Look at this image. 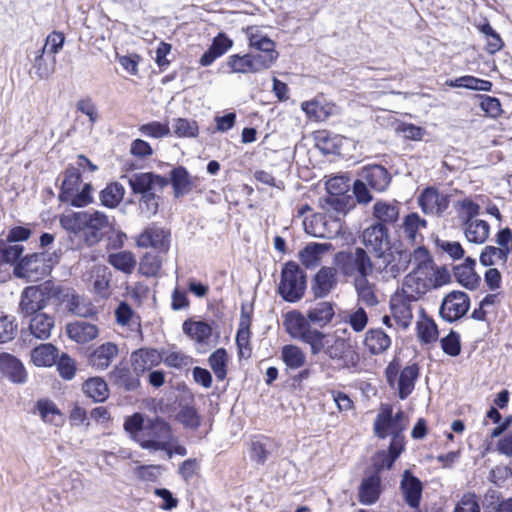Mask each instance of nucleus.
Listing matches in <instances>:
<instances>
[{"label":"nucleus","mask_w":512,"mask_h":512,"mask_svg":"<svg viewBox=\"0 0 512 512\" xmlns=\"http://www.w3.org/2000/svg\"><path fill=\"white\" fill-rule=\"evenodd\" d=\"M334 264L345 277L364 279L372 275L374 265L367 252L360 247L350 251H339L334 256Z\"/></svg>","instance_id":"nucleus-7"},{"label":"nucleus","mask_w":512,"mask_h":512,"mask_svg":"<svg viewBox=\"0 0 512 512\" xmlns=\"http://www.w3.org/2000/svg\"><path fill=\"white\" fill-rule=\"evenodd\" d=\"M384 374L390 387H394L397 383L398 397L405 400L415 389L420 376V367L417 363H412L401 369L400 361L394 358L386 366Z\"/></svg>","instance_id":"nucleus-9"},{"label":"nucleus","mask_w":512,"mask_h":512,"mask_svg":"<svg viewBox=\"0 0 512 512\" xmlns=\"http://www.w3.org/2000/svg\"><path fill=\"white\" fill-rule=\"evenodd\" d=\"M405 451V447L389 443L387 450H379L373 456L374 473L379 474L384 469H391L395 461Z\"/></svg>","instance_id":"nucleus-42"},{"label":"nucleus","mask_w":512,"mask_h":512,"mask_svg":"<svg viewBox=\"0 0 512 512\" xmlns=\"http://www.w3.org/2000/svg\"><path fill=\"white\" fill-rule=\"evenodd\" d=\"M68 337L79 344L93 341L99 335V328L96 324L86 321H74L66 326Z\"/></svg>","instance_id":"nucleus-37"},{"label":"nucleus","mask_w":512,"mask_h":512,"mask_svg":"<svg viewBox=\"0 0 512 512\" xmlns=\"http://www.w3.org/2000/svg\"><path fill=\"white\" fill-rule=\"evenodd\" d=\"M125 189L119 182H110L99 193L101 205L107 208H116L123 200Z\"/></svg>","instance_id":"nucleus-53"},{"label":"nucleus","mask_w":512,"mask_h":512,"mask_svg":"<svg viewBox=\"0 0 512 512\" xmlns=\"http://www.w3.org/2000/svg\"><path fill=\"white\" fill-rule=\"evenodd\" d=\"M140 374L127 365H117L109 373L111 382L125 391H134L140 387Z\"/></svg>","instance_id":"nucleus-35"},{"label":"nucleus","mask_w":512,"mask_h":512,"mask_svg":"<svg viewBox=\"0 0 512 512\" xmlns=\"http://www.w3.org/2000/svg\"><path fill=\"white\" fill-rule=\"evenodd\" d=\"M245 32L249 47L257 51L254 56L266 69L270 68L278 58L275 42L255 27L249 26Z\"/></svg>","instance_id":"nucleus-14"},{"label":"nucleus","mask_w":512,"mask_h":512,"mask_svg":"<svg viewBox=\"0 0 512 512\" xmlns=\"http://www.w3.org/2000/svg\"><path fill=\"white\" fill-rule=\"evenodd\" d=\"M0 371L14 383L26 381L27 373L22 362L12 354L0 353Z\"/></svg>","instance_id":"nucleus-38"},{"label":"nucleus","mask_w":512,"mask_h":512,"mask_svg":"<svg viewBox=\"0 0 512 512\" xmlns=\"http://www.w3.org/2000/svg\"><path fill=\"white\" fill-rule=\"evenodd\" d=\"M59 223L68 233L82 235L89 247L98 244L103 239L104 230L109 227L108 216L98 210L63 214Z\"/></svg>","instance_id":"nucleus-3"},{"label":"nucleus","mask_w":512,"mask_h":512,"mask_svg":"<svg viewBox=\"0 0 512 512\" xmlns=\"http://www.w3.org/2000/svg\"><path fill=\"white\" fill-rule=\"evenodd\" d=\"M469 308V295L463 291L453 290L443 298L439 314L443 320L452 323L461 319Z\"/></svg>","instance_id":"nucleus-17"},{"label":"nucleus","mask_w":512,"mask_h":512,"mask_svg":"<svg viewBox=\"0 0 512 512\" xmlns=\"http://www.w3.org/2000/svg\"><path fill=\"white\" fill-rule=\"evenodd\" d=\"M454 208L461 224L476 219L480 213V205L468 197L458 200L454 204Z\"/></svg>","instance_id":"nucleus-59"},{"label":"nucleus","mask_w":512,"mask_h":512,"mask_svg":"<svg viewBox=\"0 0 512 512\" xmlns=\"http://www.w3.org/2000/svg\"><path fill=\"white\" fill-rule=\"evenodd\" d=\"M353 282L359 301L367 307H374L379 303L374 285L368 281V278L355 279Z\"/></svg>","instance_id":"nucleus-57"},{"label":"nucleus","mask_w":512,"mask_h":512,"mask_svg":"<svg viewBox=\"0 0 512 512\" xmlns=\"http://www.w3.org/2000/svg\"><path fill=\"white\" fill-rule=\"evenodd\" d=\"M176 419L184 428L197 430L202 422V417L192 405L182 406L176 415Z\"/></svg>","instance_id":"nucleus-61"},{"label":"nucleus","mask_w":512,"mask_h":512,"mask_svg":"<svg viewBox=\"0 0 512 512\" xmlns=\"http://www.w3.org/2000/svg\"><path fill=\"white\" fill-rule=\"evenodd\" d=\"M304 230L316 238L332 239L342 228L340 220L327 213H314L303 220Z\"/></svg>","instance_id":"nucleus-15"},{"label":"nucleus","mask_w":512,"mask_h":512,"mask_svg":"<svg viewBox=\"0 0 512 512\" xmlns=\"http://www.w3.org/2000/svg\"><path fill=\"white\" fill-rule=\"evenodd\" d=\"M48 305L44 291V283L26 287L21 295L20 308L26 315L36 314Z\"/></svg>","instance_id":"nucleus-27"},{"label":"nucleus","mask_w":512,"mask_h":512,"mask_svg":"<svg viewBox=\"0 0 512 512\" xmlns=\"http://www.w3.org/2000/svg\"><path fill=\"white\" fill-rule=\"evenodd\" d=\"M128 183L132 193L140 194V202L145 204L148 211L155 214L158 210V201L154 189L166 187L168 179L153 172H140L131 175Z\"/></svg>","instance_id":"nucleus-8"},{"label":"nucleus","mask_w":512,"mask_h":512,"mask_svg":"<svg viewBox=\"0 0 512 512\" xmlns=\"http://www.w3.org/2000/svg\"><path fill=\"white\" fill-rule=\"evenodd\" d=\"M418 204L425 214L442 216L449 207L450 196L440 193L436 187L431 186L421 192Z\"/></svg>","instance_id":"nucleus-20"},{"label":"nucleus","mask_w":512,"mask_h":512,"mask_svg":"<svg viewBox=\"0 0 512 512\" xmlns=\"http://www.w3.org/2000/svg\"><path fill=\"white\" fill-rule=\"evenodd\" d=\"M167 253L146 252L140 259L139 271L146 277H155L162 269L163 258Z\"/></svg>","instance_id":"nucleus-49"},{"label":"nucleus","mask_w":512,"mask_h":512,"mask_svg":"<svg viewBox=\"0 0 512 512\" xmlns=\"http://www.w3.org/2000/svg\"><path fill=\"white\" fill-rule=\"evenodd\" d=\"M339 180V178H333L327 182L329 196L323 199L321 207L324 209L325 213L333 215V217H337L341 221L340 216H344L349 210V196L344 195L341 189L333 191L336 182Z\"/></svg>","instance_id":"nucleus-23"},{"label":"nucleus","mask_w":512,"mask_h":512,"mask_svg":"<svg viewBox=\"0 0 512 512\" xmlns=\"http://www.w3.org/2000/svg\"><path fill=\"white\" fill-rule=\"evenodd\" d=\"M408 423V417L403 410L399 409L394 413L392 404L381 403L373 422V432L379 439L390 437L391 444L406 447L405 431Z\"/></svg>","instance_id":"nucleus-4"},{"label":"nucleus","mask_w":512,"mask_h":512,"mask_svg":"<svg viewBox=\"0 0 512 512\" xmlns=\"http://www.w3.org/2000/svg\"><path fill=\"white\" fill-rule=\"evenodd\" d=\"M112 274L106 266H95L92 269L91 278L93 280L94 292L102 298L107 299L110 292V282Z\"/></svg>","instance_id":"nucleus-48"},{"label":"nucleus","mask_w":512,"mask_h":512,"mask_svg":"<svg viewBox=\"0 0 512 512\" xmlns=\"http://www.w3.org/2000/svg\"><path fill=\"white\" fill-rule=\"evenodd\" d=\"M477 28L486 38L485 50L489 54H495L504 47L503 39L499 33L493 29L489 22H485Z\"/></svg>","instance_id":"nucleus-60"},{"label":"nucleus","mask_w":512,"mask_h":512,"mask_svg":"<svg viewBox=\"0 0 512 512\" xmlns=\"http://www.w3.org/2000/svg\"><path fill=\"white\" fill-rule=\"evenodd\" d=\"M400 490L405 503L418 509L422 500L423 484L410 470H405L400 481Z\"/></svg>","instance_id":"nucleus-25"},{"label":"nucleus","mask_w":512,"mask_h":512,"mask_svg":"<svg viewBox=\"0 0 512 512\" xmlns=\"http://www.w3.org/2000/svg\"><path fill=\"white\" fill-rule=\"evenodd\" d=\"M54 327V318L46 313H36L30 320L31 334L41 340L48 339Z\"/></svg>","instance_id":"nucleus-46"},{"label":"nucleus","mask_w":512,"mask_h":512,"mask_svg":"<svg viewBox=\"0 0 512 512\" xmlns=\"http://www.w3.org/2000/svg\"><path fill=\"white\" fill-rule=\"evenodd\" d=\"M336 105L315 97L301 103V110L312 122H324L335 113Z\"/></svg>","instance_id":"nucleus-31"},{"label":"nucleus","mask_w":512,"mask_h":512,"mask_svg":"<svg viewBox=\"0 0 512 512\" xmlns=\"http://www.w3.org/2000/svg\"><path fill=\"white\" fill-rule=\"evenodd\" d=\"M228 362L229 356L225 348H218L210 354L208 363L218 381L226 379L228 373Z\"/></svg>","instance_id":"nucleus-55"},{"label":"nucleus","mask_w":512,"mask_h":512,"mask_svg":"<svg viewBox=\"0 0 512 512\" xmlns=\"http://www.w3.org/2000/svg\"><path fill=\"white\" fill-rule=\"evenodd\" d=\"M325 250L326 248L323 244H308L299 252V260L305 268L313 269L320 264L321 255Z\"/></svg>","instance_id":"nucleus-56"},{"label":"nucleus","mask_w":512,"mask_h":512,"mask_svg":"<svg viewBox=\"0 0 512 512\" xmlns=\"http://www.w3.org/2000/svg\"><path fill=\"white\" fill-rule=\"evenodd\" d=\"M418 300L405 293L402 287L390 297L391 315L399 327L406 329L410 326L413 319L412 303Z\"/></svg>","instance_id":"nucleus-19"},{"label":"nucleus","mask_w":512,"mask_h":512,"mask_svg":"<svg viewBox=\"0 0 512 512\" xmlns=\"http://www.w3.org/2000/svg\"><path fill=\"white\" fill-rule=\"evenodd\" d=\"M51 271V257L44 252L28 254L14 267V274L17 277L31 282L44 279Z\"/></svg>","instance_id":"nucleus-12"},{"label":"nucleus","mask_w":512,"mask_h":512,"mask_svg":"<svg viewBox=\"0 0 512 512\" xmlns=\"http://www.w3.org/2000/svg\"><path fill=\"white\" fill-rule=\"evenodd\" d=\"M59 357V350L51 343H43L31 351L32 362L38 367H51Z\"/></svg>","instance_id":"nucleus-44"},{"label":"nucleus","mask_w":512,"mask_h":512,"mask_svg":"<svg viewBox=\"0 0 512 512\" xmlns=\"http://www.w3.org/2000/svg\"><path fill=\"white\" fill-rule=\"evenodd\" d=\"M281 360L288 369L296 370L306 364V354L299 346L286 344L281 348Z\"/></svg>","instance_id":"nucleus-51"},{"label":"nucleus","mask_w":512,"mask_h":512,"mask_svg":"<svg viewBox=\"0 0 512 512\" xmlns=\"http://www.w3.org/2000/svg\"><path fill=\"white\" fill-rule=\"evenodd\" d=\"M44 49H39L33 59L35 74L40 79H47L55 70V57L47 61L44 57Z\"/></svg>","instance_id":"nucleus-64"},{"label":"nucleus","mask_w":512,"mask_h":512,"mask_svg":"<svg viewBox=\"0 0 512 512\" xmlns=\"http://www.w3.org/2000/svg\"><path fill=\"white\" fill-rule=\"evenodd\" d=\"M399 210L397 202L377 201L373 206V216L384 226L392 225L399 218Z\"/></svg>","instance_id":"nucleus-45"},{"label":"nucleus","mask_w":512,"mask_h":512,"mask_svg":"<svg viewBox=\"0 0 512 512\" xmlns=\"http://www.w3.org/2000/svg\"><path fill=\"white\" fill-rule=\"evenodd\" d=\"M67 311L79 317H93L97 314V309L91 303H84L82 298L73 290H70L65 302Z\"/></svg>","instance_id":"nucleus-47"},{"label":"nucleus","mask_w":512,"mask_h":512,"mask_svg":"<svg viewBox=\"0 0 512 512\" xmlns=\"http://www.w3.org/2000/svg\"><path fill=\"white\" fill-rule=\"evenodd\" d=\"M62 183L59 189V200L73 207L82 208L93 203V186L91 183L82 185L79 168L69 164L62 172Z\"/></svg>","instance_id":"nucleus-5"},{"label":"nucleus","mask_w":512,"mask_h":512,"mask_svg":"<svg viewBox=\"0 0 512 512\" xmlns=\"http://www.w3.org/2000/svg\"><path fill=\"white\" fill-rule=\"evenodd\" d=\"M362 238L364 245L378 256H383L385 250L389 248V231L383 223H376L366 228Z\"/></svg>","instance_id":"nucleus-24"},{"label":"nucleus","mask_w":512,"mask_h":512,"mask_svg":"<svg viewBox=\"0 0 512 512\" xmlns=\"http://www.w3.org/2000/svg\"><path fill=\"white\" fill-rule=\"evenodd\" d=\"M71 288H65L55 285L52 281L44 282V291L48 304L53 303L56 306L64 305Z\"/></svg>","instance_id":"nucleus-63"},{"label":"nucleus","mask_w":512,"mask_h":512,"mask_svg":"<svg viewBox=\"0 0 512 512\" xmlns=\"http://www.w3.org/2000/svg\"><path fill=\"white\" fill-rule=\"evenodd\" d=\"M427 227V221L421 218L418 213L407 214L402 223V228L407 239L415 242L419 231Z\"/></svg>","instance_id":"nucleus-58"},{"label":"nucleus","mask_w":512,"mask_h":512,"mask_svg":"<svg viewBox=\"0 0 512 512\" xmlns=\"http://www.w3.org/2000/svg\"><path fill=\"white\" fill-rule=\"evenodd\" d=\"M322 343L320 353L323 352L330 360L337 362L342 368L354 369L358 367L360 354L349 339L339 336L329 338V335L326 334Z\"/></svg>","instance_id":"nucleus-10"},{"label":"nucleus","mask_w":512,"mask_h":512,"mask_svg":"<svg viewBox=\"0 0 512 512\" xmlns=\"http://www.w3.org/2000/svg\"><path fill=\"white\" fill-rule=\"evenodd\" d=\"M168 184L173 188V194L176 198L183 197L192 192L197 187L199 177L192 176L184 166L174 167L170 173Z\"/></svg>","instance_id":"nucleus-26"},{"label":"nucleus","mask_w":512,"mask_h":512,"mask_svg":"<svg viewBox=\"0 0 512 512\" xmlns=\"http://www.w3.org/2000/svg\"><path fill=\"white\" fill-rule=\"evenodd\" d=\"M413 262V269L405 275L401 285L412 298L422 299L427 293L451 282L448 268L438 266L426 247L414 249Z\"/></svg>","instance_id":"nucleus-2"},{"label":"nucleus","mask_w":512,"mask_h":512,"mask_svg":"<svg viewBox=\"0 0 512 512\" xmlns=\"http://www.w3.org/2000/svg\"><path fill=\"white\" fill-rule=\"evenodd\" d=\"M233 46V40L225 33H218L212 40V44L201 56L199 64L203 67L211 65L217 58L224 55Z\"/></svg>","instance_id":"nucleus-39"},{"label":"nucleus","mask_w":512,"mask_h":512,"mask_svg":"<svg viewBox=\"0 0 512 512\" xmlns=\"http://www.w3.org/2000/svg\"><path fill=\"white\" fill-rule=\"evenodd\" d=\"M483 507L485 512H512V497L502 499L496 490H488L485 493Z\"/></svg>","instance_id":"nucleus-54"},{"label":"nucleus","mask_w":512,"mask_h":512,"mask_svg":"<svg viewBox=\"0 0 512 512\" xmlns=\"http://www.w3.org/2000/svg\"><path fill=\"white\" fill-rule=\"evenodd\" d=\"M83 393L94 402L102 403L109 397V388L106 381L99 376L90 377L82 384Z\"/></svg>","instance_id":"nucleus-43"},{"label":"nucleus","mask_w":512,"mask_h":512,"mask_svg":"<svg viewBox=\"0 0 512 512\" xmlns=\"http://www.w3.org/2000/svg\"><path fill=\"white\" fill-rule=\"evenodd\" d=\"M307 290V275L295 261L283 264L277 286L278 295L288 303L299 302Z\"/></svg>","instance_id":"nucleus-6"},{"label":"nucleus","mask_w":512,"mask_h":512,"mask_svg":"<svg viewBox=\"0 0 512 512\" xmlns=\"http://www.w3.org/2000/svg\"><path fill=\"white\" fill-rule=\"evenodd\" d=\"M335 316V304L321 301L307 310L304 315L293 309L283 315V327L292 338L310 347L312 355L320 354L326 333L320 329L328 326Z\"/></svg>","instance_id":"nucleus-1"},{"label":"nucleus","mask_w":512,"mask_h":512,"mask_svg":"<svg viewBox=\"0 0 512 512\" xmlns=\"http://www.w3.org/2000/svg\"><path fill=\"white\" fill-rule=\"evenodd\" d=\"M382 494L381 477L377 473H373L362 479L358 487V501L363 505L375 504Z\"/></svg>","instance_id":"nucleus-32"},{"label":"nucleus","mask_w":512,"mask_h":512,"mask_svg":"<svg viewBox=\"0 0 512 512\" xmlns=\"http://www.w3.org/2000/svg\"><path fill=\"white\" fill-rule=\"evenodd\" d=\"M494 245H486L480 252L479 262L484 267L494 266L500 262L506 264L509 257L512 258V229L500 228L495 234Z\"/></svg>","instance_id":"nucleus-11"},{"label":"nucleus","mask_w":512,"mask_h":512,"mask_svg":"<svg viewBox=\"0 0 512 512\" xmlns=\"http://www.w3.org/2000/svg\"><path fill=\"white\" fill-rule=\"evenodd\" d=\"M383 257L386 262L384 269L393 277H396L408 268L413 260V252L410 253L407 250L396 249L387 255L384 254Z\"/></svg>","instance_id":"nucleus-40"},{"label":"nucleus","mask_w":512,"mask_h":512,"mask_svg":"<svg viewBox=\"0 0 512 512\" xmlns=\"http://www.w3.org/2000/svg\"><path fill=\"white\" fill-rule=\"evenodd\" d=\"M337 267L322 266L311 281V292L315 299L328 296L337 286Z\"/></svg>","instance_id":"nucleus-21"},{"label":"nucleus","mask_w":512,"mask_h":512,"mask_svg":"<svg viewBox=\"0 0 512 512\" xmlns=\"http://www.w3.org/2000/svg\"><path fill=\"white\" fill-rule=\"evenodd\" d=\"M33 414H37L42 422L60 427L65 422L64 413L57 404L48 397L39 398L32 409Z\"/></svg>","instance_id":"nucleus-28"},{"label":"nucleus","mask_w":512,"mask_h":512,"mask_svg":"<svg viewBox=\"0 0 512 512\" xmlns=\"http://www.w3.org/2000/svg\"><path fill=\"white\" fill-rule=\"evenodd\" d=\"M173 430L171 425L160 417L147 419L139 444L144 449L161 450L167 448V442H172Z\"/></svg>","instance_id":"nucleus-13"},{"label":"nucleus","mask_w":512,"mask_h":512,"mask_svg":"<svg viewBox=\"0 0 512 512\" xmlns=\"http://www.w3.org/2000/svg\"><path fill=\"white\" fill-rule=\"evenodd\" d=\"M162 362V353L155 348H139L131 354L134 372L143 375Z\"/></svg>","instance_id":"nucleus-29"},{"label":"nucleus","mask_w":512,"mask_h":512,"mask_svg":"<svg viewBox=\"0 0 512 512\" xmlns=\"http://www.w3.org/2000/svg\"><path fill=\"white\" fill-rule=\"evenodd\" d=\"M466 239L474 244H483L490 235V225L487 221L481 219H473L461 224Z\"/></svg>","instance_id":"nucleus-41"},{"label":"nucleus","mask_w":512,"mask_h":512,"mask_svg":"<svg viewBox=\"0 0 512 512\" xmlns=\"http://www.w3.org/2000/svg\"><path fill=\"white\" fill-rule=\"evenodd\" d=\"M171 243V232L169 229L160 227L156 223L145 227L136 237V245L139 248H151L159 253H168Z\"/></svg>","instance_id":"nucleus-16"},{"label":"nucleus","mask_w":512,"mask_h":512,"mask_svg":"<svg viewBox=\"0 0 512 512\" xmlns=\"http://www.w3.org/2000/svg\"><path fill=\"white\" fill-rule=\"evenodd\" d=\"M118 354V345L114 342L107 341L89 351L87 362L94 370L104 371L110 367Z\"/></svg>","instance_id":"nucleus-22"},{"label":"nucleus","mask_w":512,"mask_h":512,"mask_svg":"<svg viewBox=\"0 0 512 512\" xmlns=\"http://www.w3.org/2000/svg\"><path fill=\"white\" fill-rule=\"evenodd\" d=\"M476 260L466 257L464 261L453 266L456 281L468 289H475L480 283V276L475 271Z\"/></svg>","instance_id":"nucleus-36"},{"label":"nucleus","mask_w":512,"mask_h":512,"mask_svg":"<svg viewBox=\"0 0 512 512\" xmlns=\"http://www.w3.org/2000/svg\"><path fill=\"white\" fill-rule=\"evenodd\" d=\"M226 65L230 73L248 74L266 70L265 66L251 53L230 55L227 58Z\"/></svg>","instance_id":"nucleus-33"},{"label":"nucleus","mask_w":512,"mask_h":512,"mask_svg":"<svg viewBox=\"0 0 512 512\" xmlns=\"http://www.w3.org/2000/svg\"><path fill=\"white\" fill-rule=\"evenodd\" d=\"M183 331L196 342L204 343L212 336L213 328L211 324L206 321H193L188 319L183 323Z\"/></svg>","instance_id":"nucleus-50"},{"label":"nucleus","mask_w":512,"mask_h":512,"mask_svg":"<svg viewBox=\"0 0 512 512\" xmlns=\"http://www.w3.org/2000/svg\"><path fill=\"white\" fill-rule=\"evenodd\" d=\"M360 175L369 187L378 192L386 190L391 181L388 170L378 164L365 166Z\"/></svg>","instance_id":"nucleus-34"},{"label":"nucleus","mask_w":512,"mask_h":512,"mask_svg":"<svg viewBox=\"0 0 512 512\" xmlns=\"http://www.w3.org/2000/svg\"><path fill=\"white\" fill-rule=\"evenodd\" d=\"M107 262L116 270L125 274H131L136 267L135 255L129 250H122L111 253L107 257Z\"/></svg>","instance_id":"nucleus-52"},{"label":"nucleus","mask_w":512,"mask_h":512,"mask_svg":"<svg viewBox=\"0 0 512 512\" xmlns=\"http://www.w3.org/2000/svg\"><path fill=\"white\" fill-rule=\"evenodd\" d=\"M174 135L178 138H196L199 135L197 121L187 118H176L173 124Z\"/></svg>","instance_id":"nucleus-62"},{"label":"nucleus","mask_w":512,"mask_h":512,"mask_svg":"<svg viewBox=\"0 0 512 512\" xmlns=\"http://www.w3.org/2000/svg\"><path fill=\"white\" fill-rule=\"evenodd\" d=\"M391 344V337L382 328L368 329L362 341L364 350L371 356L385 353Z\"/></svg>","instance_id":"nucleus-30"},{"label":"nucleus","mask_w":512,"mask_h":512,"mask_svg":"<svg viewBox=\"0 0 512 512\" xmlns=\"http://www.w3.org/2000/svg\"><path fill=\"white\" fill-rule=\"evenodd\" d=\"M253 307L242 304L238 329L235 337L237 354L239 359H249L252 356V331Z\"/></svg>","instance_id":"nucleus-18"}]
</instances>
